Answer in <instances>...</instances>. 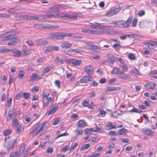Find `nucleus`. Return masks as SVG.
<instances>
[{
    "label": "nucleus",
    "mask_w": 157,
    "mask_h": 157,
    "mask_svg": "<svg viewBox=\"0 0 157 157\" xmlns=\"http://www.w3.org/2000/svg\"><path fill=\"white\" fill-rule=\"evenodd\" d=\"M92 77L90 75L85 76L80 80V82L81 83H84L88 82L92 80Z\"/></svg>",
    "instance_id": "obj_9"
},
{
    "label": "nucleus",
    "mask_w": 157,
    "mask_h": 157,
    "mask_svg": "<svg viewBox=\"0 0 157 157\" xmlns=\"http://www.w3.org/2000/svg\"><path fill=\"white\" fill-rule=\"evenodd\" d=\"M31 49L25 48L22 50V55L24 56H26L29 55L31 53Z\"/></svg>",
    "instance_id": "obj_26"
},
{
    "label": "nucleus",
    "mask_w": 157,
    "mask_h": 157,
    "mask_svg": "<svg viewBox=\"0 0 157 157\" xmlns=\"http://www.w3.org/2000/svg\"><path fill=\"white\" fill-rule=\"evenodd\" d=\"M52 69L53 67L52 66H49L46 67L43 71V74L48 73Z\"/></svg>",
    "instance_id": "obj_31"
},
{
    "label": "nucleus",
    "mask_w": 157,
    "mask_h": 157,
    "mask_svg": "<svg viewBox=\"0 0 157 157\" xmlns=\"http://www.w3.org/2000/svg\"><path fill=\"white\" fill-rule=\"evenodd\" d=\"M111 74L112 75H121L123 74L121 70L119 68L114 67L113 68V70L111 72Z\"/></svg>",
    "instance_id": "obj_16"
},
{
    "label": "nucleus",
    "mask_w": 157,
    "mask_h": 157,
    "mask_svg": "<svg viewBox=\"0 0 157 157\" xmlns=\"http://www.w3.org/2000/svg\"><path fill=\"white\" fill-rule=\"evenodd\" d=\"M128 132V130L124 128H122L118 130V134L120 135H125Z\"/></svg>",
    "instance_id": "obj_27"
},
{
    "label": "nucleus",
    "mask_w": 157,
    "mask_h": 157,
    "mask_svg": "<svg viewBox=\"0 0 157 157\" xmlns=\"http://www.w3.org/2000/svg\"><path fill=\"white\" fill-rule=\"evenodd\" d=\"M55 85L58 87V89L60 88V81L58 80H56L55 82Z\"/></svg>",
    "instance_id": "obj_58"
},
{
    "label": "nucleus",
    "mask_w": 157,
    "mask_h": 157,
    "mask_svg": "<svg viewBox=\"0 0 157 157\" xmlns=\"http://www.w3.org/2000/svg\"><path fill=\"white\" fill-rule=\"evenodd\" d=\"M91 128H86L84 129V131L85 134L90 136L91 134Z\"/></svg>",
    "instance_id": "obj_44"
},
{
    "label": "nucleus",
    "mask_w": 157,
    "mask_h": 157,
    "mask_svg": "<svg viewBox=\"0 0 157 157\" xmlns=\"http://www.w3.org/2000/svg\"><path fill=\"white\" fill-rule=\"evenodd\" d=\"M142 132L144 134L148 136H154V132L150 129L148 128H143L141 130Z\"/></svg>",
    "instance_id": "obj_12"
},
{
    "label": "nucleus",
    "mask_w": 157,
    "mask_h": 157,
    "mask_svg": "<svg viewBox=\"0 0 157 157\" xmlns=\"http://www.w3.org/2000/svg\"><path fill=\"white\" fill-rule=\"evenodd\" d=\"M102 107L100 106L98 109V110L99 111V113L98 114V115L99 117H104L105 114L106 112L102 110Z\"/></svg>",
    "instance_id": "obj_23"
},
{
    "label": "nucleus",
    "mask_w": 157,
    "mask_h": 157,
    "mask_svg": "<svg viewBox=\"0 0 157 157\" xmlns=\"http://www.w3.org/2000/svg\"><path fill=\"white\" fill-rule=\"evenodd\" d=\"M113 47L115 49L120 50L121 48V46L119 44H114L113 45Z\"/></svg>",
    "instance_id": "obj_51"
},
{
    "label": "nucleus",
    "mask_w": 157,
    "mask_h": 157,
    "mask_svg": "<svg viewBox=\"0 0 157 157\" xmlns=\"http://www.w3.org/2000/svg\"><path fill=\"white\" fill-rule=\"evenodd\" d=\"M84 71L88 75H90L93 74L94 70L92 66L89 65L85 67Z\"/></svg>",
    "instance_id": "obj_7"
},
{
    "label": "nucleus",
    "mask_w": 157,
    "mask_h": 157,
    "mask_svg": "<svg viewBox=\"0 0 157 157\" xmlns=\"http://www.w3.org/2000/svg\"><path fill=\"white\" fill-rule=\"evenodd\" d=\"M100 138L99 136H96L93 137L91 139V142L93 143H95L98 141Z\"/></svg>",
    "instance_id": "obj_52"
},
{
    "label": "nucleus",
    "mask_w": 157,
    "mask_h": 157,
    "mask_svg": "<svg viewBox=\"0 0 157 157\" xmlns=\"http://www.w3.org/2000/svg\"><path fill=\"white\" fill-rule=\"evenodd\" d=\"M156 86V84L152 82H150L147 83L145 85L146 88L148 89L153 90Z\"/></svg>",
    "instance_id": "obj_20"
},
{
    "label": "nucleus",
    "mask_w": 157,
    "mask_h": 157,
    "mask_svg": "<svg viewBox=\"0 0 157 157\" xmlns=\"http://www.w3.org/2000/svg\"><path fill=\"white\" fill-rule=\"evenodd\" d=\"M117 113V114L115 115L112 114L110 116L112 118H117L118 117L121 116L122 115V113Z\"/></svg>",
    "instance_id": "obj_57"
},
{
    "label": "nucleus",
    "mask_w": 157,
    "mask_h": 157,
    "mask_svg": "<svg viewBox=\"0 0 157 157\" xmlns=\"http://www.w3.org/2000/svg\"><path fill=\"white\" fill-rule=\"evenodd\" d=\"M132 17H129L127 21H124L122 20L123 26L125 28H128L130 26L132 20Z\"/></svg>",
    "instance_id": "obj_17"
},
{
    "label": "nucleus",
    "mask_w": 157,
    "mask_h": 157,
    "mask_svg": "<svg viewBox=\"0 0 157 157\" xmlns=\"http://www.w3.org/2000/svg\"><path fill=\"white\" fill-rule=\"evenodd\" d=\"M107 127L108 130L112 129H115L117 127L115 125H113L111 122H109L107 124Z\"/></svg>",
    "instance_id": "obj_33"
},
{
    "label": "nucleus",
    "mask_w": 157,
    "mask_h": 157,
    "mask_svg": "<svg viewBox=\"0 0 157 157\" xmlns=\"http://www.w3.org/2000/svg\"><path fill=\"white\" fill-rule=\"evenodd\" d=\"M11 39L10 41L8 43V45H14L19 42L20 40V38L17 37H14Z\"/></svg>",
    "instance_id": "obj_11"
},
{
    "label": "nucleus",
    "mask_w": 157,
    "mask_h": 157,
    "mask_svg": "<svg viewBox=\"0 0 157 157\" xmlns=\"http://www.w3.org/2000/svg\"><path fill=\"white\" fill-rule=\"evenodd\" d=\"M59 105L58 104H56L53 107L50 109L47 112V115H50L53 113L55 112L58 109Z\"/></svg>",
    "instance_id": "obj_15"
},
{
    "label": "nucleus",
    "mask_w": 157,
    "mask_h": 157,
    "mask_svg": "<svg viewBox=\"0 0 157 157\" xmlns=\"http://www.w3.org/2000/svg\"><path fill=\"white\" fill-rule=\"evenodd\" d=\"M75 132L78 135H82L83 133V131L82 129L78 127L75 130Z\"/></svg>",
    "instance_id": "obj_36"
},
{
    "label": "nucleus",
    "mask_w": 157,
    "mask_h": 157,
    "mask_svg": "<svg viewBox=\"0 0 157 157\" xmlns=\"http://www.w3.org/2000/svg\"><path fill=\"white\" fill-rule=\"evenodd\" d=\"M49 123L45 121L42 124L40 123L36 124L33 127L30 133L33 136H40L49 126Z\"/></svg>",
    "instance_id": "obj_1"
},
{
    "label": "nucleus",
    "mask_w": 157,
    "mask_h": 157,
    "mask_svg": "<svg viewBox=\"0 0 157 157\" xmlns=\"http://www.w3.org/2000/svg\"><path fill=\"white\" fill-rule=\"evenodd\" d=\"M11 132L10 130L9 129L5 130L3 132V135L5 136H8L10 134Z\"/></svg>",
    "instance_id": "obj_50"
},
{
    "label": "nucleus",
    "mask_w": 157,
    "mask_h": 157,
    "mask_svg": "<svg viewBox=\"0 0 157 157\" xmlns=\"http://www.w3.org/2000/svg\"><path fill=\"white\" fill-rule=\"evenodd\" d=\"M13 52V56L14 57H20L22 55L21 52L16 49H10V52Z\"/></svg>",
    "instance_id": "obj_18"
},
{
    "label": "nucleus",
    "mask_w": 157,
    "mask_h": 157,
    "mask_svg": "<svg viewBox=\"0 0 157 157\" xmlns=\"http://www.w3.org/2000/svg\"><path fill=\"white\" fill-rule=\"evenodd\" d=\"M23 96L25 99H27L29 98L30 94L29 93L24 92L23 93Z\"/></svg>",
    "instance_id": "obj_61"
},
{
    "label": "nucleus",
    "mask_w": 157,
    "mask_h": 157,
    "mask_svg": "<svg viewBox=\"0 0 157 157\" xmlns=\"http://www.w3.org/2000/svg\"><path fill=\"white\" fill-rule=\"evenodd\" d=\"M145 12L144 10L140 11L138 13V15L140 17H141L144 16L145 14Z\"/></svg>",
    "instance_id": "obj_60"
},
{
    "label": "nucleus",
    "mask_w": 157,
    "mask_h": 157,
    "mask_svg": "<svg viewBox=\"0 0 157 157\" xmlns=\"http://www.w3.org/2000/svg\"><path fill=\"white\" fill-rule=\"evenodd\" d=\"M114 26L116 27H121L123 26L122 20L116 21L114 23Z\"/></svg>",
    "instance_id": "obj_32"
},
{
    "label": "nucleus",
    "mask_w": 157,
    "mask_h": 157,
    "mask_svg": "<svg viewBox=\"0 0 157 157\" xmlns=\"http://www.w3.org/2000/svg\"><path fill=\"white\" fill-rule=\"evenodd\" d=\"M26 147L24 143H22L19 146V150L20 152L23 153Z\"/></svg>",
    "instance_id": "obj_37"
},
{
    "label": "nucleus",
    "mask_w": 157,
    "mask_h": 157,
    "mask_svg": "<svg viewBox=\"0 0 157 157\" xmlns=\"http://www.w3.org/2000/svg\"><path fill=\"white\" fill-rule=\"evenodd\" d=\"M120 66L122 68V70H121V71L122 73H123V74H124L125 72L128 71V68L127 65L125 63L122 65H120Z\"/></svg>",
    "instance_id": "obj_25"
},
{
    "label": "nucleus",
    "mask_w": 157,
    "mask_h": 157,
    "mask_svg": "<svg viewBox=\"0 0 157 157\" xmlns=\"http://www.w3.org/2000/svg\"><path fill=\"white\" fill-rule=\"evenodd\" d=\"M117 79L116 78H112L110 79L108 81L109 84H112L115 81H116Z\"/></svg>",
    "instance_id": "obj_64"
},
{
    "label": "nucleus",
    "mask_w": 157,
    "mask_h": 157,
    "mask_svg": "<svg viewBox=\"0 0 157 157\" xmlns=\"http://www.w3.org/2000/svg\"><path fill=\"white\" fill-rule=\"evenodd\" d=\"M10 49L5 48L3 47L0 48V53H7L10 52Z\"/></svg>",
    "instance_id": "obj_40"
},
{
    "label": "nucleus",
    "mask_w": 157,
    "mask_h": 157,
    "mask_svg": "<svg viewBox=\"0 0 157 157\" xmlns=\"http://www.w3.org/2000/svg\"><path fill=\"white\" fill-rule=\"evenodd\" d=\"M70 62L74 65L77 66L81 63L82 61L81 60H78L75 59H70Z\"/></svg>",
    "instance_id": "obj_19"
},
{
    "label": "nucleus",
    "mask_w": 157,
    "mask_h": 157,
    "mask_svg": "<svg viewBox=\"0 0 157 157\" xmlns=\"http://www.w3.org/2000/svg\"><path fill=\"white\" fill-rule=\"evenodd\" d=\"M56 17H68V14H66L63 13H59L58 14L56 15Z\"/></svg>",
    "instance_id": "obj_34"
},
{
    "label": "nucleus",
    "mask_w": 157,
    "mask_h": 157,
    "mask_svg": "<svg viewBox=\"0 0 157 157\" xmlns=\"http://www.w3.org/2000/svg\"><path fill=\"white\" fill-rule=\"evenodd\" d=\"M41 79V77L38 76L36 73H33L30 77L29 82L36 81Z\"/></svg>",
    "instance_id": "obj_13"
},
{
    "label": "nucleus",
    "mask_w": 157,
    "mask_h": 157,
    "mask_svg": "<svg viewBox=\"0 0 157 157\" xmlns=\"http://www.w3.org/2000/svg\"><path fill=\"white\" fill-rule=\"evenodd\" d=\"M72 34L70 33H67L63 32L57 33L55 34V36L58 39H63L65 37L71 36Z\"/></svg>",
    "instance_id": "obj_5"
},
{
    "label": "nucleus",
    "mask_w": 157,
    "mask_h": 157,
    "mask_svg": "<svg viewBox=\"0 0 157 157\" xmlns=\"http://www.w3.org/2000/svg\"><path fill=\"white\" fill-rule=\"evenodd\" d=\"M15 35L14 32H8L0 35L1 38H8V40L10 39L11 37Z\"/></svg>",
    "instance_id": "obj_6"
},
{
    "label": "nucleus",
    "mask_w": 157,
    "mask_h": 157,
    "mask_svg": "<svg viewBox=\"0 0 157 157\" xmlns=\"http://www.w3.org/2000/svg\"><path fill=\"white\" fill-rule=\"evenodd\" d=\"M52 46H47L46 49V50L44 52V53H46L47 52H49L51 51L52 50Z\"/></svg>",
    "instance_id": "obj_53"
},
{
    "label": "nucleus",
    "mask_w": 157,
    "mask_h": 157,
    "mask_svg": "<svg viewBox=\"0 0 157 157\" xmlns=\"http://www.w3.org/2000/svg\"><path fill=\"white\" fill-rule=\"evenodd\" d=\"M22 97V93L20 91L19 93H17L15 96V99L17 100H18Z\"/></svg>",
    "instance_id": "obj_54"
},
{
    "label": "nucleus",
    "mask_w": 157,
    "mask_h": 157,
    "mask_svg": "<svg viewBox=\"0 0 157 157\" xmlns=\"http://www.w3.org/2000/svg\"><path fill=\"white\" fill-rule=\"evenodd\" d=\"M68 17L72 20H77L78 15L76 14H72L69 15H68Z\"/></svg>",
    "instance_id": "obj_35"
},
{
    "label": "nucleus",
    "mask_w": 157,
    "mask_h": 157,
    "mask_svg": "<svg viewBox=\"0 0 157 157\" xmlns=\"http://www.w3.org/2000/svg\"><path fill=\"white\" fill-rule=\"evenodd\" d=\"M119 78L123 80H128L130 78V77L126 74H124L119 76Z\"/></svg>",
    "instance_id": "obj_39"
},
{
    "label": "nucleus",
    "mask_w": 157,
    "mask_h": 157,
    "mask_svg": "<svg viewBox=\"0 0 157 157\" xmlns=\"http://www.w3.org/2000/svg\"><path fill=\"white\" fill-rule=\"evenodd\" d=\"M13 111L11 110L9 111L8 113V115L10 120L12 118V116L13 114Z\"/></svg>",
    "instance_id": "obj_55"
},
{
    "label": "nucleus",
    "mask_w": 157,
    "mask_h": 157,
    "mask_svg": "<svg viewBox=\"0 0 157 157\" xmlns=\"http://www.w3.org/2000/svg\"><path fill=\"white\" fill-rule=\"evenodd\" d=\"M70 148L69 145H67L64 146L61 149V151L63 152H65L68 150Z\"/></svg>",
    "instance_id": "obj_42"
},
{
    "label": "nucleus",
    "mask_w": 157,
    "mask_h": 157,
    "mask_svg": "<svg viewBox=\"0 0 157 157\" xmlns=\"http://www.w3.org/2000/svg\"><path fill=\"white\" fill-rule=\"evenodd\" d=\"M113 57L117 61L120 62L122 64L125 63V60L124 59L120 57H115L114 56H113Z\"/></svg>",
    "instance_id": "obj_43"
},
{
    "label": "nucleus",
    "mask_w": 157,
    "mask_h": 157,
    "mask_svg": "<svg viewBox=\"0 0 157 157\" xmlns=\"http://www.w3.org/2000/svg\"><path fill=\"white\" fill-rule=\"evenodd\" d=\"M25 74V72L23 71H21L19 72L18 77L19 79H22Z\"/></svg>",
    "instance_id": "obj_47"
},
{
    "label": "nucleus",
    "mask_w": 157,
    "mask_h": 157,
    "mask_svg": "<svg viewBox=\"0 0 157 157\" xmlns=\"http://www.w3.org/2000/svg\"><path fill=\"white\" fill-rule=\"evenodd\" d=\"M80 52L79 50L78 49H71L68 51H65L64 52L66 54H68V53H79Z\"/></svg>",
    "instance_id": "obj_28"
},
{
    "label": "nucleus",
    "mask_w": 157,
    "mask_h": 157,
    "mask_svg": "<svg viewBox=\"0 0 157 157\" xmlns=\"http://www.w3.org/2000/svg\"><path fill=\"white\" fill-rule=\"evenodd\" d=\"M91 130L92 132H98L99 133H103L104 132L103 129L101 128H97L96 129L93 128H91Z\"/></svg>",
    "instance_id": "obj_30"
},
{
    "label": "nucleus",
    "mask_w": 157,
    "mask_h": 157,
    "mask_svg": "<svg viewBox=\"0 0 157 157\" xmlns=\"http://www.w3.org/2000/svg\"><path fill=\"white\" fill-rule=\"evenodd\" d=\"M138 22V19H137L135 17L133 19L132 23V26L133 27H135L136 26L137 23Z\"/></svg>",
    "instance_id": "obj_49"
},
{
    "label": "nucleus",
    "mask_w": 157,
    "mask_h": 157,
    "mask_svg": "<svg viewBox=\"0 0 157 157\" xmlns=\"http://www.w3.org/2000/svg\"><path fill=\"white\" fill-rule=\"evenodd\" d=\"M114 15V13H113L112 9L109 11H108L105 13V15L108 17H110L113 16Z\"/></svg>",
    "instance_id": "obj_48"
},
{
    "label": "nucleus",
    "mask_w": 157,
    "mask_h": 157,
    "mask_svg": "<svg viewBox=\"0 0 157 157\" xmlns=\"http://www.w3.org/2000/svg\"><path fill=\"white\" fill-rule=\"evenodd\" d=\"M60 119L59 118H56L53 122L52 124L53 125H56L59 122Z\"/></svg>",
    "instance_id": "obj_63"
},
{
    "label": "nucleus",
    "mask_w": 157,
    "mask_h": 157,
    "mask_svg": "<svg viewBox=\"0 0 157 157\" xmlns=\"http://www.w3.org/2000/svg\"><path fill=\"white\" fill-rule=\"evenodd\" d=\"M66 7L65 6L61 5L58 4L54 5L51 7L49 8L51 12L58 11L59 8H65Z\"/></svg>",
    "instance_id": "obj_8"
},
{
    "label": "nucleus",
    "mask_w": 157,
    "mask_h": 157,
    "mask_svg": "<svg viewBox=\"0 0 157 157\" xmlns=\"http://www.w3.org/2000/svg\"><path fill=\"white\" fill-rule=\"evenodd\" d=\"M108 134L109 135L111 136H116L117 135V133L115 131H109L108 132Z\"/></svg>",
    "instance_id": "obj_56"
},
{
    "label": "nucleus",
    "mask_w": 157,
    "mask_h": 157,
    "mask_svg": "<svg viewBox=\"0 0 157 157\" xmlns=\"http://www.w3.org/2000/svg\"><path fill=\"white\" fill-rule=\"evenodd\" d=\"M128 58L130 60H135L136 59V57L135 55L132 53H130L128 54Z\"/></svg>",
    "instance_id": "obj_45"
},
{
    "label": "nucleus",
    "mask_w": 157,
    "mask_h": 157,
    "mask_svg": "<svg viewBox=\"0 0 157 157\" xmlns=\"http://www.w3.org/2000/svg\"><path fill=\"white\" fill-rule=\"evenodd\" d=\"M78 145V142L75 143L73 145H72L70 149V152H72L77 147Z\"/></svg>",
    "instance_id": "obj_46"
},
{
    "label": "nucleus",
    "mask_w": 157,
    "mask_h": 157,
    "mask_svg": "<svg viewBox=\"0 0 157 157\" xmlns=\"http://www.w3.org/2000/svg\"><path fill=\"white\" fill-rule=\"evenodd\" d=\"M72 46L71 44L68 42L62 43L60 47L63 48H70Z\"/></svg>",
    "instance_id": "obj_24"
},
{
    "label": "nucleus",
    "mask_w": 157,
    "mask_h": 157,
    "mask_svg": "<svg viewBox=\"0 0 157 157\" xmlns=\"http://www.w3.org/2000/svg\"><path fill=\"white\" fill-rule=\"evenodd\" d=\"M133 72L136 76L137 75H140L141 74L139 71L137 69H135L133 70Z\"/></svg>",
    "instance_id": "obj_62"
},
{
    "label": "nucleus",
    "mask_w": 157,
    "mask_h": 157,
    "mask_svg": "<svg viewBox=\"0 0 157 157\" xmlns=\"http://www.w3.org/2000/svg\"><path fill=\"white\" fill-rule=\"evenodd\" d=\"M90 146V144H84L81 146L80 148V150L81 151L85 150L89 148Z\"/></svg>",
    "instance_id": "obj_29"
},
{
    "label": "nucleus",
    "mask_w": 157,
    "mask_h": 157,
    "mask_svg": "<svg viewBox=\"0 0 157 157\" xmlns=\"http://www.w3.org/2000/svg\"><path fill=\"white\" fill-rule=\"evenodd\" d=\"M10 15L5 13H0V18H9Z\"/></svg>",
    "instance_id": "obj_59"
},
{
    "label": "nucleus",
    "mask_w": 157,
    "mask_h": 157,
    "mask_svg": "<svg viewBox=\"0 0 157 157\" xmlns=\"http://www.w3.org/2000/svg\"><path fill=\"white\" fill-rule=\"evenodd\" d=\"M77 125L78 127L83 128L86 126V122L83 120H80L77 122Z\"/></svg>",
    "instance_id": "obj_21"
},
{
    "label": "nucleus",
    "mask_w": 157,
    "mask_h": 157,
    "mask_svg": "<svg viewBox=\"0 0 157 157\" xmlns=\"http://www.w3.org/2000/svg\"><path fill=\"white\" fill-rule=\"evenodd\" d=\"M12 125L14 127L16 132L17 133H20L24 130V126L21 123L18 122L16 118L12 121Z\"/></svg>",
    "instance_id": "obj_3"
},
{
    "label": "nucleus",
    "mask_w": 157,
    "mask_h": 157,
    "mask_svg": "<svg viewBox=\"0 0 157 157\" xmlns=\"http://www.w3.org/2000/svg\"><path fill=\"white\" fill-rule=\"evenodd\" d=\"M121 87H116L114 86H108L106 88V90L107 92H110L119 90H121Z\"/></svg>",
    "instance_id": "obj_22"
},
{
    "label": "nucleus",
    "mask_w": 157,
    "mask_h": 157,
    "mask_svg": "<svg viewBox=\"0 0 157 157\" xmlns=\"http://www.w3.org/2000/svg\"><path fill=\"white\" fill-rule=\"evenodd\" d=\"M89 104V101L86 99H84L82 103V104L84 107H88Z\"/></svg>",
    "instance_id": "obj_41"
},
{
    "label": "nucleus",
    "mask_w": 157,
    "mask_h": 157,
    "mask_svg": "<svg viewBox=\"0 0 157 157\" xmlns=\"http://www.w3.org/2000/svg\"><path fill=\"white\" fill-rule=\"evenodd\" d=\"M110 27L107 26H101L92 30L83 29H82V31L84 33L90 34H102L105 32V30L109 29Z\"/></svg>",
    "instance_id": "obj_2"
},
{
    "label": "nucleus",
    "mask_w": 157,
    "mask_h": 157,
    "mask_svg": "<svg viewBox=\"0 0 157 157\" xmlns=\"http://www.w3.org/2000/svg\"><path fill=\"white\" fill-rule=\"evenodd\" d=\"M19 17L20 19H25L28 20H37L39 18L37 17L36 16H31L28 15H21L19 16Z\"/></svg>",
    "instance_id": "obj_10"
},
{
    "label": "nucleus",
    "mask_w": 157,
    "mask_h": 157,
    "mask_svg": "<svg viewBox=\"0 0 157 157\" xmlns=\"http://www.w3.org/2000/svg\"><path fill=\"white\" fill-rule=\"evenodd\" d=\"M17 143V140L16 139H12L10 138H6L5 139V145L7 147L8 149L12 148L14 145Z\"/></svg>",
    "instance_id": "obj_4"
},
{
    "label": "nucleus",
    "mask_w": 157,
    "mask_h": 157,
    "mask_svg": "<svg viewBox=\"0 0 157 157\" xmlns=\"http://www.w3.org/2000/svg\"><path fill=\"white\" fill-rule=\"evenodd\" d=\"M19 156V152L18 151H15L11 152L10 156V157H18Z\"/></svg>",
    "instance_id": "obj_38"
},
{
    "label": "nucleus",
    "mask_w": 157,
    "mask_h": 157,
    "mask_svg": "<svg viewBox=\"0 0 157 157\" xmlns=\"http://www.w3.org/2000/svg\"><path fill=\"white\" fill-rule=\"evenodd\" d=\"M155 41H150L144 43V44L150 49H154L156 46L155 45Z\"/></svg>",
    "instance_id": "obj_14"
}]
</instances>
